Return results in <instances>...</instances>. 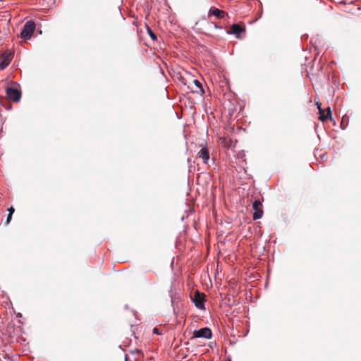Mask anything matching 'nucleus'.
<instances>
[{
	"mask_svg": "<svg viewBox=\"0 0 361 361\" xmlns=\"http://www.w3.org/2000/svg\"><path fill=\"white\" fill-rule=\"evenodd\" d=\"M35 30V23L32 20L27 21L20 32V37L23 39H29Z\"/></svg>",
	"mask_w": 361,
	"mask_h": 361,
	"instance_id": "nucleus-1",
	"label": "nucleus"
},
{
	"mask_svg": "<svg viewBox=\"0 0 361 361\" xmlns=\"http://www.w3.org/2000/svg\"><path fill=\"white\" fill-rule=\"evenodd\" d=\"M7 97L13 102H18L21 97V92L17 88L9 87L6 90Z\"/></svg>",
	"mask_w": 361,
	"mask_h": 361,
	"instance_id": "nucleus-2",
	"label": "nucleus"
},
{
	"mask_svg": "<svg viewBox=\"0 0 361 361\" xmlns=\"http://www.w3.org/2000/svg\"><path fill=\"white\" fill-rule=\"evenodd\" d=\"M191 298L197 308L200 310H204L203 295L200 294L198 291H196Z\"/></svg>",
	"mask_w": 361,
	"mask_h": 361,
	"instance_id": "nucleus-3",
	"label": "nucleus"
},
{
	"mask_svg": "<svg viewBox=\"0 0 361 361\" xmlns=\"http://www.w3.org/2000/svg\"><path fill=\"white\" fill-rule=\"evenodd\" d=\"M261 205L262 202L259 200H255L252 204V209L254 210L252 218L254 220L262 218L263 215V211L260 207Z\"/></svg>",
	"mask_w": 361,
	"mask_h": 361,
	"instance_id": "nucleus-4",
	"label": "nucleus"
},
{
	"mask_svg": "<svg viewBox=\"0 0 361 361\" xmlns=\"http://www.w3.org/2000/svg\"><path fill=\"white\" fill-rule=\"evenodd\" d=\"M212 336V331L209 328H202L193 332V338H210Z\"/></svg>",
	"mask_w": 361,
	"mask_h": 361,
	"instance_id": "nucleus-5",
	"label": "nucleus"
},
{
	"mask_svg": "<svg viewBox=\"0 0 361 361\" xmlns=\"http://www.w3.org/2000/svg\"><path fill=\"white\" fill-rule=\"evenodd\" d=\"M317 108L319 109V118L321 121H326L328 118H331V109L329 107L328 108V112L326 114V115L324 114V111L322 109L321 106V103L319 102H317Z\"/></svg>",
	"mask_w": 361,
	"mask_h": 361,
	"instance_id": "nucleus-6",
	"label": "nucleus"
},
{
	"mask_svg": "<svg viewBox=\"0 0 361 361\" xmlns=\"http://www.w3.org/2000/svg\"><path fill=\"white\" fill-rule=\"evenodd\" d=\"M221 145L228 149H232L235 146V142L228 137H224L220 138Z\"/></svg>",
	"mask_w": 361,
	"mask_h": 361,
	"instance_id": "nucleus-7",
	"label": "nucleus"
},
{
	"mask_svg": "<svg viewBox=\"0 0 361 361\" xmlns=\"http://www.w3.org/2000/svg\"><path fill=\"white\" fill-rule=\"evenodd\" d=\"M198 157L202 160L204 164H207L209 159V150L206 147H202L198 152Z\"/></svg>",
	"mask_w": 361,
	"mask_h": 361,
	"instance_id": "nucleus-8",
	"label": "nucleus"
},
{
	"mask_svg": "<svg viewBox=\"0 0 361 361\" xmlns=\"http://www.w3.org/2000/svg\"><path fill=\"white\" fill-rule=\"evenodd\" d=\"M208 14L209 16H214L219 19L224 18L225 16V13L223 11L214 7L209 9Z\"/></svg>",
	"mask_w": 361,
	"mask_h": 361,
	"instance_id": "nucleus-9",
	"label": "nucleus"
},
{
	"mask_svg": "<svg viewBox=\"0 0 361 361\" xmlns=\"http://www.w3.org/2000/svg\"><path fill=\"white\" fill-rule=\"evenodd\" d=\"M243 31V29L240 27V25L237 24H233L231 27V30L228 32V34H235L237 37L240 34V32Z\"/></svg>",
	"mask_w": 361,
	"mask_h": 361,
	"instance_id": "nucleus-10",
	"label": "nucleus"
},
{
	"mask_svg": "<svg viewBox=\"0 0 361 361\" xmlns=\"http://www.w3.org/2000/svg\"><path fill=\"white\" fill-rule=\"evenodd\" d=\"M193 84L195 86V89H192L193 92L204 94V91L203 90L202 83L198 80H193Z\"/></svg>",
	"mask_w": 361,
	"mask_h": 361,
	"instance_id": "nucleus-11",
	"label": "nucleus"
},
{
	"mask_svg": "<svg viewBox=\"0 0 361 361\" xmlns=\"http://www.w3.org/2000/svg\"><path fill=\"white\" fill-rule=\"evenodd\" d=\"M10 63V59L8 57L4 58L0 62V69L3 70Z\"/></svg>",
	"mask_w": 361,
	"mask_h": 361,
	"instance_id": "nucleus-12",
	"label": "nucleus"
},
{
	"mask_svg": "<svg viewBox=\"0 0 361 361\" xmlns=\"http://www.w3.org/2000/svg\"><path fill=\"white\" fill-rule=\"evenodd\" d=\"M148 34L152 39H155L157 38L156 35L149 29L148 30Z\"/></svg>",
	"mask_w": 361,
	"mask_h": 361,
	"instance_id": "nucleus-13",
	"label": "nucleus"
},
{
	"mask_svg": "<svg viewBox=\"0 0 361 361\" xmlns=\"http://www.w3.org/2000/svg\"><path fill=\"white\" fill-rule=\"evenodd\" d=\"M8 214H12V215H13V212H14V208H13V207H11L8 209Z\"/></svg>",
	"mask_w": 361,
	"mask_h": 361,
	"instance_id": "nucleus-14",
	"label": "nucleus"
},
{
	"mask_svg": "<svg viewBox=\"0 0 361 361\" xmlns=\"http://www.w3.org/2000/svg\"><path fill=\"white\" fill-rule=\"evenodd\" d=\"M11 218H12V214H8V216H7V219H6L7 223H9V222H10V221H11Z\"/></svg>",
	"mask_w": 361,
	"mask_h": 361,
	"instance_id": "nucleus-15",
	"label": "nucleus"
},
{
	"mask_svg": "<svg viewBox=\"0 0 361 361\" xmlns=\"http://www.w3.org/2000/svg\"><path fill=\"white\" fill-rule=\"evenodd\" d=\"M153 332H154V334H161L159 333V330H158V329H157V328H154V329H153Z\"/></svg>",
	"mask_w": 361,
	"mask_h": 361,
	"instance_id": "nucleus-16",
	"label": "nucleus"
}]
</instances>
